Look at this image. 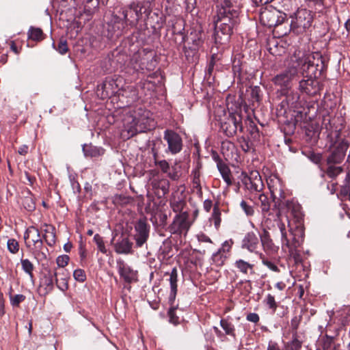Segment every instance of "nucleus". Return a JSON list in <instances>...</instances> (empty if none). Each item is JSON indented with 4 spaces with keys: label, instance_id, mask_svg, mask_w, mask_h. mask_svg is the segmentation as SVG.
<instances>
[{
    "label": "nucleus",
    "instance_id": "nucleus-9",
    "mask_svg": "<svg viewBox=\"0 0 350 350\" xmlns=\"http://www.w3.org/2000/svg\"><path fill=\"white\" fill-rule=\"evenodd\" d=\"M150 230V226L146 217H141L136 221L134 224L133 234L136 247H142L146 243L149 238Z\"/></svg>",
    "mask_w": 350,
    "mask_h": 350
},
{
    "label": "nucleus",
    "instance_id": "nucleus-17",
    "mask_svg": "<svg viewBox=\"0 0 350 350\" xmlns=\"http://www.w3.org/2000/svg\"><path fill=\"white\" fill-rule=\"evenodd\" d=\"M246 188L252 191L260 192L263 189V183L260 174L257 171H252L250 176H245L243 180Z\"/></svg>",
    "mask_w": 350,
    "mask_h": 350
},
{
    "label": "nucleus",
    "instance_id": "nucleus-59",
    "mask_svg": "<svg viewBox=\"0 0 350 350\" xmlns=\"http://www.w3.org/2000/svg\"><path fill=\"white\" fill-rule=\"evenodd\" d=\"M69 256L68 255H62L59 256L56 259V262L58 266V268L56 269H64L66 267L69 261Z\"/></svg>",
    "mask_w": 350,
    "mask_h": 350
},
{
    "label": "nucleus",
    "instance_id": "nucleus-27",
    "mask_svg": "<svg viewBox=\"0 0 350 350\" xmlns=\"http://www.w3.org/2000/svg\"><path fill=\"white\" fill-rule=\"evenodd\" d=\"M27 247L32 253L34 258L38 260L46 259V252L48 250L44 247L42 240L31 245L30 247Z\"/></svg>",
    "mask_w": 350,
    "mask_h": 350
},
{
    "label": "nucleus",
    "instance_id": "nucleus-57",
    "mask_svg": "<svg viewBox=\"0 0 350 350\" xmlns=\"http://www.w3.org/2000/svg\"><path fill=\"white\" fill-rule=\"evenodd\" d=\"M232 72L234 77L240 79L241 72V65L239 59H234L232 62Z\"/></svg>",
    "mask_w": 350,
    "mask_h": 350
},
{
    "label": "nucleus",
    "instance_id": "nucleus-23",
    "mask_svg": "<svg viewBox=\"0 0 350 350\" xmlns=\"http://www.w3.org/2000/svg\"><path fill=\"white\" fill-rule=\"evenodd\" d=\"M165 275H169L168 281L170 284V293L169 295L168 301L170 305H172L174 304L178 291V270L176 267H174L170 273H165Z\"/></svg>",
    "mask_w": 350,
    "mask_h": 350
},
{
    "label": "nucleus",
    "instance_id": "nucleus-22",
    "mask_svg": "<svg viewBox=\"0 0 350 350\" xmlns=\"http://www.w3.org/2000/svg\"><path fill=\"white\" fill-rule=\"evenodd\" d=\"M133 243L128 237L121 235L114 243V250L119 254H129L133 252Z\"/></svg>",
    "mask_w": 350,
    "mask_h": 350
},
{
    "label": "nucleus",
    "instance_id": "nucleus-20",
    "mask_svg": "<svg viewBox=\"0 0 350 350\" xmlns=\"http://www.w3.org/2000/svg\"><path fill=\"white\" fill-rule=\"evenodd\" d=\"M259 241L266 253L273 254L278 252V247L274 244L270 233L265 228H262V232L259 234Z\"/></svg>",
    "mask_w": 350,
    "mask_h": 350
},
{
    "label": "nucleus",
    "instance_id": "nucleus-36",
    "mask_svg": "<svg viewBox=\"0 0 350 350\" xmlns=\"http://www.w3.org/2000/svg\"><path fill=\"white\" fill-rule=\"evenodd\" d=\"M220 325L224 330L226 335L230 336L233 338L236 337L234 325L228 318L221 319L220 321Z\"/></svg>",
    "mask_w": 350,
    "mask_h": 350
},
{
    "label": "nucleus",
    "instance_id": "nucleus-43",
    "mask_svg": "<svg viewBox=\"0 0 350 350\" xmlns=\"http://www.w3.org/2000/svg\"><path fill=\"white\" fill-rule=\"evenodd\" d=\"M250 98L254 104V103H259L261 100V89L259 86L250 87Z\"/></svg>",
    "mask_w": 350,
    "mask_h": 350
},
{
    "label": "nucleus",
    "instance_id": "nucleus-7",
    "mask_svg": "<svg viewBox=\"0 0 350 350\" xmlns=\"http://www.w3.org/2000/svg\"><path fill=\"white\" fill-rule=\"evenodd\" d=\"M267 185L274 202L273 206L278 210L277 215L279 216L287 201L285 200L286 195L285 187L281 179L275 176L267 180Z\"/></svg>",
    "mask_w": 350,
    "mask_h": 350
},
{
    "label": "nucleus",
    "instance_id": "nucleus-8",
    "mask_svg": "<svg viewBox=\"0 0 350 350\" xmlns=\"http://www.w3.org/2000/svg\"><path fill=\"white\" fill-rule=\"evenodd\" d=\"M299 64H295L294 58H291L287 68L272 79V82L280 87L287 88L291 82L298 76Z\"/></svg>",
    "mask_w": 350,
    "mask_h": 350
},
{
    "label": "nucleus",
    "instance_id": "nucleus-58",
    "mask_svg": "<svg viewBox=\"0 0 350 350\" xmlns=\"http://www.w3.org/2000/svg\"><path fill=\"white\" fill-rule=\"evenodd\" d=\"M265 302L270 309H271L273 312H275L278 308V304L275 300L274 296L271 294H268L266 299H265Z\"/></svg>",
    "mask_w": 350,
    "mask_h": 350
},
{
    "label": "nucleus",
    "instance_id": "nucleus-41",
    "mask_svg": "<svg viewBox=\"0 0 350 350\" xmlns=\"http://www.w3.org/2000/svg\"><path fill=\"white\" fill-rule=\"evenodd\" d=\"M227 258L228 255L226 254H224L221 251L218 250L217 252L213 254L211 259L213 260V262L216 266L221 267L222 265H224Z\"/></svg>",
    "mask_w": 350,
    "mask_h": 350
},
{
    "label": "nucleus",
    "instance_id": "nucleus-40",
    "mask_svg": "<svg viewBox=\"0 0 350 350\" xmlns=\"http://www.w3.org/2000/svg\"><path fill=\"white\" fill-rule=\"evenodd\" d=\"M258 205L261 208L262 213L265 214L268 213L270 210L271 204L267 196L264 193H260L258 196Z\"/></svg>",
    "mask_w": 350,
    "mask_h": 350
},
{
    "label": "nucleus",
    "instance_id": "nucleus-30",
    "mask_svg": "<svg viewBox=\"0 0 350 350\" xmlns=\"http://www.w3.org/2000/svg\"><path fill=\"white\" fill-rule=\"evenodd\" d=\"M285 94L287 105L291 108H297L299 105V94L295 90H288Z\"/></svg>",
    "mask_w": 350,
    "mask_h": 350
},
{
    "label": "nucleus",
    "instance_id": "nucleus-44",
    "mask_svg": "<svg viewBox=\"0 0 350 350\" xmlns=\"http://www.w3.org/2000/svg\"><path fill=\"white\" fill-rule=\"evenodd\" d=\"M171 307L170 308L167 315L169 317V321L170 323L177 325L180 323V319L176 314V310L177 309L176 306H174V304L172 305H170Z\"/></svg>",
    "mask_w": 350,
    "mask_h": 350
},
{
    "label": "nucleus",
    "instance_id": "nucleus-64",
    "mask_svg": "<svg viewBox=\"0 0 350 350\" xmlns=\"http://www.w3.org/2000/svg\"><path fill=\"white\" fill-rule=\"evenodd\" d=\"M241 148L245 152H247L251 149V144L249 140L246 139L244 137H242L240 140Z\"/></svg>",
    "mask_w": 350,
    "mask_h": 350
},
{
    "label": "nucleus",
    "instance_id": "nucleus-19",
    "mask_svg": "<svg viewBox=\"0 0 350 350\" xmlns=\"http://www.w3.org/2000/svg\"><path fill=\"white\" fill-rule=\"evenodd\" d=\"M260 246L259 236L254 232L245 234L241 241V247L250 252H256Z\"/></svg>",
    "mask_w": 350,
    "mask_h": 350
},
{
    "label": "nucleus",
    "instance_id": "nucleus-53",
    "mask_svg": "<svg viewBox=\"0 0 350 350\" xmlns=\"http://www.w3.org/2000/svg\"><path fill=\"white\" fill-rule=\"evenodd\" d=\"M193 174V188L197 189L199 192H202V187L200 185V173L199 170H195L192 172Z\"/></svg>",
    "mask_w": 350,
    "mask_h": 350
},
{
    "label": "nucleus",
    "instance_id": "nucleus-49",
    "mask_svg": "<svg viewBox=\"0 0 350 350\" xmlns=\"http://www.w3.org/2000/svg\"><path fill=\"white\" fill-rule=\"evenodd\" d=\"M240 206L247 216L252 217L254 215L255 211L254 206L247 202L242 200L240 203Z\"/></svg>",
    "mask_w": 350,
    "mask_h": 350
},
{
    "label": "nucleus",
    "instance_id": "nucleus-61",
    "mask_svg": "<svg viewBox=\"0 0 350 350\" xmlns=\"http://www.w3.org/2000/svg\"><path fill=\"white\" fill-rule=\"evenodd\" d=\"M73 276L76 280L83 282L86 280V275L85 271L81 269H77L74 271Z\"/></svg>",
    "mask_w": 350,
    "mask_h": 350
},
{
    "label": "nucleus",
    "instance_id": "nucleus-1",
    "mask_svg": "<svg viewBox=\"0 0 350 350\" xmlns=\"http://www.w3.org/2000/svg\"><path fill=\"white\" fill-rule=\"evenodd\" d=\"M239 23V9L237 5L229 0L218 2L215 17L216 42L221 44L228 42Z\"/></svg>",
    "mask_w": 350,
    "mask_h": 350
},
{
    "label": "nucleus",
    "instance_id": "nucleus-13",
    "mask_svg": "<svg viewBox=\"0 0 350 350\" xmlns=\"http://www.w3.org/2000/svg\"><path fill=\"white\" fill-rule=\"evenodd\" d=\"M188 219L189 213L187 211L176 214L174 217L172 223L168 227L171 234H180L183 232L188 231L191 226Z\"/></svg>",
    "mask_w": 350,
    "mask_h": 350
},
{
    "label": "nucleus",
    "instance_id": "nucleus-55",
    "mask_svg": "<svg viewBox=\"0 0 350 350\" xmlns=\"http://www.w3.org/2000/svg\"><path fill=\"white\" fill-rule=\"evenodd\" d=\"M113 56L120 65H125L127 59L126 52L116 51L113 52Z\"/></svg>",
    "mask_w": 350,
    "mask_h": 350
},
{
    "label": "nucleus",
    "instance_id": "nucleus-45",
    "mask_svg": "<svg viewBox=\"0 0 350 350\" xmlns=\"http://www.w3.org/2000/svg\"><path fill=\"white\" fill-rule=\"evenodd\" d=\"M23 205L28 211H33L36 208L35 200L31 195L23 198Z\"/></svg>",
    "mask_w": 350,
    "mask_h": 350
},
{
    "label": "nucleus",
    "instance_id": "nucleus-4",
    "mask_svg": "<svg viewBox=\"0 0 350 350\" xmlns=\"http://www.w3.org/2000/svg\"><path fill=\"white\" fill-rule=\"evenodd\" d=\"M295 64H299L298 72L308 78L316 79L321 76L325 65L321 55L317 54L304 55L301 57H293Z\"/></svg>",
    "mask_w": 350,
    "mask_h": 350
},
{
    "label": "nucleus",
    "instance_id": "nucleus-60",
    "mask_svg": "<svg viewBox=\"0 0 350 350\" xmlns=\"http://www.w3.org/2000/svg\"><path fill=\"white\" fill-rule=\"evenodd\" d=\"M323 350H329L334 344V337L325 335L322 340Z\"/></svg>",
    "mask_w": 350,
    "mask_h": 350
},
{
    "label": "nucleus",
    "instance_id": "nucleus-14",
    "mask_svg": "<svg viewBox=\"0 0 350 350\" xmlns=\"http://www.w3.org/2000/svg\"><path fill=\"white\" fill-rule=\"evenodd\" d=\"M163 139L167 144V149L172 154H176L183 149V139L179 134L173 130L167 129L164 131Z\"/></svg>",
    "mask_w": 350,
    "mask_h": 350
},
{
    "label": "nucleus",
    "instance_id": "nucleus-31",
    "mask_svg": "<svg viewBox=\"0 0 350 350\" xmlns=\"http://www.w3.org/2000/svg\"><path fill=\"white\" fill-rule=\"evenodd\" d=\"M60 271V275L55 278V284L57 287L62 291L68 289V272L64 269H57Z\"/></svg>",
    "mask_w": 350,
    "mask_h": 350
},
{
    "label": "nucleus",
    "instance_id": "nucleus-26",
    "mask_svg": "<svg viewBox=\"0 0 350 350\" xmlns=\"http://www.w3.org/2000/svg\"><path fill=\"white\" fill-rule=\"evenodd\" d=\"M24 239L26 247H30L31 245L42 241L39 230L33 226H29L25 230Z\"/></svg>",
    "mask_w": 350,
    "mask_h": 350
},
{
    "label": "nucleus",
    "instance_id": "nucleus-52",
    "mask_svg": "<svg viewBox=\"0 0 350 350\" xmlns=\"http://www.w3.org/2000/svg\"><path fill=\"white\" fill-rule=\"evenodd\" d=\"M7 247L8 251L13 254L18 253L19 251V243L14 239H9L8 240Z\"/></svg>",
    "mask_w": 350,
    "mask_h": 350
},
{
    "label": "nucleus",
    "instance_id": "nucleus-47",
    "mask_svg": "<svg viewBox=\"0 0 350 350\" xmlns=\"http://www.w3.org/2000/svg\"><path fill=\"white\" fill-rule=\"evenodd\" d=\"M53 46L55 49L61 55L66 54L68 51V44L66 39L62 38L59 39L57 47H55V43H53Z\"/></svg>",
    "mask_w": 350,
    "mask_h": 350
},
{
    "label": "nucleus",
    "instance_id": "nucleus-6",
    "mask_svg": "<svg viewBox=\"0 0 350 350\" xmlns=\"http://www.w3.org/2000/svg\"><path fill=\"white\" fill-rule=\"evenodd\" d=\"M151 13L149 8H145L142 3L131 2L129 5L122 8L118 14L124 16V20L127 22L128 25L135 27L144 14L148 16Z\"/></svg>",
    "mask_w": 350,
    "mask_h": 350
},
{
    "label": "nucleus",
    "instance_id": "nucleus-37",
    "mask_svg": "<svg viewBox=\"0 0 350 350\" xmlns=\"http://www.w3.org/2000/svg\"><path fill=\"white\" fill-rule=\"evenodd\" d=\"M327 169L325 171L327 176L330 178H336L343 172V167L337 164L327 165Z\"/></svg>",
    "mask_w": 350,
    "mask_h": 350
},
{
    "label": "nucleus",
    "instance_id": "nucleus-33",
    "mask_svg": "<svg viewBox=\"0 0 350 350\" xmlns=\"http://www.w3.org/2000/svg\"><path fill=\"white\" fill-rule=\"evenodd\" d=\"M234 267L244 274H247L249 272L254 273V265L242 259L237 260L234 262Z\"/></svg>",
    "mask_w": 350,
    "mask_h": 350
},
{
    "label": "nucleus",
    "instance_id": "nucleus-3",
    "mask_svg": "<svg viewBox=\"0 0 350 350\" xmlns=\"http://www.w3.org/2000/svg\"><path fill=\"white\" fill-rule=\"evenodd\" d=\"M155 61L152 50L140 49L134 52L129 62L125 65V69L129 74L145 73L155 68Z\"/></svg>",
    "mask_w": 350,
    "mask_h": 350
},
{
    "label": "nucleus",
    "instance_id": "nucleus-16",
    "mask_svg": "<svg viewBox=\"0 0 350 350\" xmlns=\"http://www.w3.org/2000/svg\"><path fill=\"white\" fill-rule=\"evenodd\" d=\"M117 268L118 273L126 283L131 284L138 280L137 271L133 270L123 260H117Z\"/></svg>",
    "mask_w": 350,
    "mask_h": 350
},
{
    "label": "nucleus",
    "instance_id": "nucleus-48",
    "mask_svg": "<svg viewBox=\"0 0 350 350\" xmlns=\"http://www.w3.org/2000/svg\"><path fill=\"white\" fill-rule=\"evenodd\" d=\"M215 64V55H213L211 56V58L208 64V66H207V68L206 70V73H205V77L206 78V79L208 81H210L211 79H212V80L214 79V77H212V75H213V72L214 70Z\"/></svg>",
    "mask_w": 350,
    "mask_h": 350
},
{
    "label": "nucleus",
    "instance_id": "nucleus-2",
    "mask_svg": "<svg viewBox=\"0 0 350 350\" xmlns=\"http://www.w3.org/2000/svg\"><path fill=\"white\" fill-rule=\"evenodd\" d=\"M281 233L282 248L288 250L290 256L296 258L299 256L298 247H299L304 237V227L303 224H295V227L288 221L287 227L281 221L278 224Z\"/></svg>",
    "mask_w": 350,
    "mask_h": 350
},
{
    "label": "nucleus",
    "instance_id": "nucleus-63",
    "mask_svg": "<svg viewBox=\"0 0 350 350\" xmlns=\"http://www.w3.org/2000/svg\"><path fill=\"white\" fill-rule=\"evenodd\" d=\"M340 195L345 200L349 199L350 196V184H347L341 187Z\"/></svg>",
    "mask_w": 350,
    "mask_h": 350
},
{
    "label": "nucleus",
    "instance_id": "nucleus-28",
    "mask_svg": "<svg viewBox=\"0 0 350 350\" xmlns=\"http://www.w3.org/2000/svg\"><path fill=\"white\" fill-rule=\"evenodd\" d=\"M288 210L291 211V213L295 219L296 224L299 223L303 224V215L301 211V206L292 201L287 200L284 205Z\"/></svg>",
    "mask_w": 350,
    "mask_h": 350
},
{
    "label": "nucleus",
    "instance_id": "nucleus-15",
    "mask_svg": "<svg viewBox=\"0 0 350 350\" xmlns=\"http://www.w3.org/2000/svg\"><path fill=\"white\" fill-rule=\"evenodd\" d=\"M286 18V14H281L277 11L266 10L260 14V21L267 27H278L282 25Z\"/></svg>",
    "mask_w": 350,
    "mask_h": 350
},
{
    "label": "nucleus",
    "instance_id": "nucleus-54",
    "mask_svg": "<svg viewBox=\"0 0 350 350\" xmlns=\"http://www.w3.org/2000/svg\"><path fill=\"white\" fill-rule=\"evenodd\" d=\"M94 241H95L98 250L103 254H106L107 250L103 237L100 234H96L94 237Z\"/></svg>",
    "mask_w": 350,
    "mask_h": 350
},
{
    "label": "nucleus",
    "instance_id": "nucleus-5",
    "mask_svg": "<svg viewBox=\"0 0 350 350\" xmlns=\"http://www.w3.org/2000/svg\"><path fill=\"white\" fill-rule=\"evenodd\" d=\"M289 18L291 19L289 31L295 35H301L311 27L313 14L310 10L299 8L290 14Z\"/></svg>",
    "mask_w": 350,
    "mask_h": 350
},
{
    "label": "nucleus",
    "instance_id": "nucleus-12",
    "mask_svg": "<svg viewBox=\"0 0 350 350\" xmlns=\"http://www.w3.org/2000/svg\"><path fill=\"white\" fill-rule=\"evenodd\" d=\"M349 146V142L345 139H342L327 157L326 165L340 164L345 157Z\"/></svg>",
    "mask_w": 350,
    "mask_h": 350
},
{
    "label": "nucleus",
    "instance_id": "nucleus-35",
    "mask_svg": "<svg viewBox=\"0 0 350 350\" xmlns=\"http://www.w3.org/2000/svg\"><path fill=\"white\" fill-rule=\"evenodd\" d=\"M219 172H220L222 178L226 182L228 186H230L232 185V176L231 174V171L229 167L226 163H224L222 165H220L217 167Z\"/></svg>",
    "mask_w": 350,
    "mask_h": 350
},
{
    "label": "nucleus",
    "instance_id": "nucleus-18",
    "mask_svg": "<svg viewBox=\"0 0 350 350\" xmlns=\"http://www.w3.org/2000/svg\"><path fill=\"white\" fill-rule=\"evenodd\" d=\"M299 90L309 96H314L320 92L319 83L313 78L302 79L299 83Z\"/></svg>",
    "mask_w": 350,
    "mask_h": 350
},
{
    "label": "nucleus",
    "instance_id": "nucleus-11",
    "mask_svg": "<svg viewBox=\"0 0 350 350\" xmlns=\"http://www.w3.org/2000/svg\"><path fill=\"white\" fill-rule=\"evenodd\" d=\"M122 80L118 78H107L100 85L98 86L97 92L104 99L116 95L120 91Z\"/></svg>",
    "mask_w": 350,
    "mask_h": 350
},
{
    "label": "nucleus",
    "instance_id": "nucleus-42",
    "mask_svg": "<svg viewBox=\"0 0 350 350\" xmlns=\"http://www.w3.org/2000/svg\"><path fill=\"white\" fill-rule=\"evenodd\" d=\"M21 263L22 266V269L31 278L33 277V271L34 270V265L33 263L27 258H21Z\"/></svg>",
    "mask_w": 350,
    "mask_h": 350
},
{
    "label": "nucleus",
    "instance_id": "nucleus-10",
    "mask_svg": "<svg viewBox=\"0 0 350 350\" xmlns=\"http://www.w3.org/2000/svg\"><path fill=\"white\" fill-rule=\"evenodd\" d=\"M221 130L228 137H232L237 130L243 131L241 116L238 113H230L224 121L221 122Z\"/></svg>",
    "mask_w": 350,
    "mask_h": 350
},
{
    "label": "nucleus",
    "instance_id": "nucleus-24",
    "mask_svg": "<svg viewBox=\"0 0 350 350\" xmlns=\"http://www.w3.org/2000/svg\"><path fill=\"white\" fill-rule=\"evenodd\" d=\"M109 31H111L113 33L117 32V36L121 33L122 29L128 25L127 22L124 20V16L120 14H113L111 21L108 23Z\"/></svg>",
    "mask_w": 350,
    "mask_h": 350
},
{
    "label": "nucleus",
    "instance_id": "nucleus-46",
    "mask_svg": "<svg viewBox=\"0 0 350 350\" xmlns=\"http://www.w3.org/2000/svg\"><path fill=\"white\" fill-rule=\"evenodd\" d=\"M212 219L214 223L215 227L218 229L220 226L221 219V212L217 206H214L213 213H212Z\"/></svg>",
    "mask_w": 350,
    "mask_h": 350
},
{
    "label": "nucleus",
    "instance_id": "nucleus-56",
    "mask_svg": "<svg viewBox=\"0 0 350 350\" xmlns=\"http://www.w3.org/2000/svg\"><path fill=\"white\" fill-rule=\"evenodd\" d=\"M25 296L22 294L10 295V304L14 307H19L21 303L24 301Z\"/></svg>",
    "mask_w": 350,
    "mask_h": 350
},
{
    "label": "nucleus",
    "instance_id": "nucleus-32",
    "mask_svg": "<svg viewBox=\"0 0 350 350\" xmlns=\"http://www.w3.org/2000/svg\"><path fill=\"white\" fill-rule=\"evenodd\" d=\"M83 151L85 157H96L104 153V150L91 144H85L83 146Z\"/></svg>",
    "mask_w": 350,
    "mask_h": 350
},
{
    "label": "nucleus",
    "instance_id": "nucleus-62",
    "mask_svg": "<svg viewBox=\"0 0 350 350\" xmlns=\"http://www.w3.org/2000/svg\"><path fill=\"white\" fill-rule=\"evenodd\" d=\"M232 244L233 241L232 239L227 240L223 243L221 247L218 250L228 255V253L230 252L232 248Z\"/></svg>",
    "mask_w": 350,
    "mask_h": 350
},
{
    "label": "nucleus",
    "instance_id": "nucleus-25",
    "mask_svg": "<svg viewBox=\"0 0 350 350\" xmlns=\"http://www.w3.org/2000/svg\"><path fill=\"white\" fill-rule=\"evenodd\" d=\"M152 188L159 198L164 197L170 190V183L166 178H155L152 182Z\"/></svg>",
    "mask_w": 350,
    "mask_h": 350
},
{
    "label": "nucleus",
    "instance_id": "nucleus-50",
    "mask_svg": "<svg viewBox=\"0 0 350 350\" xmlns=\"http://www.w3.org/2000/svg\"><path fill=\"white\" fill-rule=\"evenodd\" d=\"M301 317L300 316L294 317L291 321V328L292 336H299L297 329L299 327Z\"/></svg>",
    "mask_w": 350,
    "mask_h": 350
},
{
    "label": "nucleus",
    "instance_id": "nucleus-39",
    "mask_svg": "<svg viewBox=\"0 0 350 350\" xmlns=\"http://www.w3.org/2000/svg\"><path fill=\"white\" fill-rule=\"evenodd\" d=\"M302 346V341L299 336H292V340L284 345V350H300Z\"/></svg>",
    "mask_w": 350,
    "mask_h": 350
},
{
    "label": "nucleus",
    "instance_id": "nucleus-29",
    "mask_svg": "<svg viewBox=\"0 0 350 350\" xmlns=\"http://www.w3.org/2000/svg\"><path fill=\"white\" fill-rule=\"evenodd\" d=\"M187 205L185 200L180 197H176L173 196L170 200V208L174 213H181L183 211L185 207Z\"/></svg>",
    "mask_w": 350,
    "mask_h": 350
},
{
    "label": "nucleus",
    "instance_id": "nucleus-38",
    "mask_svg": "<svg viewBox=\"0 0 350 350\" xmlns=\"http://www.w3.org/2000/svg\"><path fill=\"white\" fill-rule=\"evenodd\" d=\"M28 38L34 41H41L44 39V33L40 28L31 27L28 31Z\"/></svg>",
    "mask_w": 350,
    "mask_h": 350
},
{
    "label": "nucleus",
    "instance_id": "nucleus-34",
    "mask_svg": "<svg viewBox=\"0 0 350 350\" xmlns=\"http://www.w3.org/2000/svg\"><path fill=\"white\" fill-rule=\"evenodd\" d=\"M46 229L44 230V234L43 235V239L45 241L47 245L53 246L55 243V228L53 226H48L46 224Z\"/></svg>",
    "mask_w": 350,
    "mask_h": 350
},
{
    "label": "nucleus",
    "instance_id": "nucleus-51",
    "mask_svg": "<svg viewBox=\"0 0 350 350\" xmlns=\"http://www.w3.org/2000/svg\"><path fill=\"white\" fill-rule=\"evenodd\" d=\"M260 258L262 260V264L266 266L268 269L270 270L274 271V272H279L280 269L276 265L275 262L269 260L268 258H265L262 254H260Z\"/></svg>",
    "mask_w": 350,
    "mask_h": 350
},
{
    "label": "nucleus",
    "instance_id": "nucleus-21",
    "mask_svg": "<svg viewBox=\"0 0 350 350\" xmlns=\"http://www.w3.org/2000/svg\"><path fill=\"white\" fill-rule=\"evenodd\" d=\"M60 275V271L57 269L52 270L51 269H46L43 278L41 279L40 285L44 286L46 293L51 292L53 289L54 282L55 278Z\"/></svg>",
    "mask_w": 350,
    "mask_h": 350
}]
</instances>
